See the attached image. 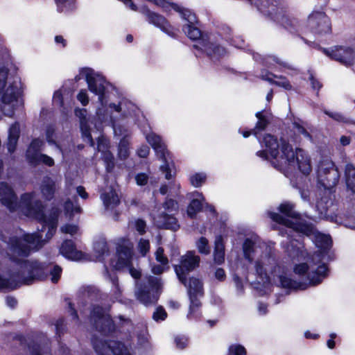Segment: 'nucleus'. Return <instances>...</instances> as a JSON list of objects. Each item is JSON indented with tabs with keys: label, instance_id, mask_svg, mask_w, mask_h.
<instances>
[{
	"label": "nucleus",
	"instance_id": "f257e3e1",
	"mask_svg": "<svg viewBox=\"0 0 355 355\" xmlns=\"http://www.w3.org/2000/svg\"><path fill=\"white\" fill-rule=\"evenodd\" d=\"M251 6L257 8V10L264 16L280 24L291 33L299 36L307 45L320 51L323 54L332 60L337 61L346 67L352 66L354 63L355 53L352 48L336 45L327 49L320 46L315 42H311L299 35L301 31L300 21L291 17L285 8L281 6V1H249Z\"/></svg>",
	"mask_w": 355,
	"mask_h": 355
},
{
	"label": "nucleus",
	"instance_id": "f03ea898",
	"mask_svg": "<svg viewBox=\"0 0 355 355\" xmlns=\"http://www.w3.org/2000/svg\"><path fill=\"white\" fill-rule=\"evenodd\" d=\"M257 139L261 146L266 148L272 158L270 163L274 168L282 170L284 166L277 160L280 150V157L284 160V165L293 166L297 163L298 169L302 174L307 175L311 173L312 168L310 158L302 149L297 148L294 150L293 146L286 139L281 137L279 141L277 136L269 133L265 134L261 139L258 136Z\"/></svg>",
	"mask_w": 355,
	"mask_h": 355
},
{
	"label": "nucleus",
	"instance_id": "7ed1b4c3",
	"mask_svg": "<svg viewBox=\"0 0 355 355\" xmlns=\"http://www.w3.org/2000/svg\"><path fill=\"white\" fill-rule=\"evenodd\" d=\"M155 5L160 7L163 12L170 13L172 10L178 12L182 18L186 20L189 24L182 26L183 32L187 36L193 41H197L199 46L201 40H206L200 29L195 26L198 19L194 12L191 10L184 8L173 1H151Z\"/></svg>",
	"mask_w": 355,
	"mask_h": 355
},
{
	"label": "nucleus",
	"instance_id": "20e7f679",
	"mask_svg": "<svg viewBox=\"0 0 355 355\" xmlns=\"http://www.w3.org/2000/svg\"><path fill=\"white\" fill-rule=\"evenodd\" d=\"M9 259L25 269L28 272L27 276L17 280L19 288L22 285H31L36 281L46 280L49 276V268L51 266L49 263L41 262L38 260L21 259L15 256L9 257Z\"/></svg>",
	"mask_w": 355,
	"mask_h": 355
},
{
	"label": "nucleus",
	"instance_id": "39448f33",
	"mask_svg": "<svg viewBox=\"0 0 355 355\" xmlns=\"http://www.w3.org/2000/svg\"><path fill=\"white\" fill-rule=\"evenodd\" d=\"M127 7L134 11L142 14L148 24L153 25L160 29L163 33L169 37L176 39L178 37L180 30L175 28L170 21L163 15L152 11L147 6L143 5L138 7L134 1H123Z\"/></svg>",
	"mask_w": 355,
	"mask_h": 355
},
{
	"label": "nucleus",
	"instance_id": "423d86ee",
	"mask_svg": "<svg viewBox=\"0 0 355 355\" xmlns=\"http://www.w3.org/2000/svg\"><path fill=\"white\" fill-rule=\"evenodd\" d=\"M85 76L89 90L98 96V101L102 105H106L107 101L106 96V85L108 84L105 78L102 75L95 73L93 69L83 67L79 73L74 78L78 82Z\"/></svg>",
	"mask_w": 355,
	"mask_h": 355
},
{
	"label": "nucleus",
	"instance_id": "0eeeda50",
	"mask_svg": "<svg viewBox=\"0 0 355 355\" xmlns=\"http://www.w3.org/2000/svg\"><path fill=\"white\" fill-rule=\"evenodd\" d=\"M327 2L315 9L309 15L306 27L313 34L323 36L331 35L332 25L330 18L326 14Z\"/></svg>",
	"mask_w": 355,
	"mask_h": 355
},
{
	"label": "nucleus",
	"instance_id": "6e6552de",
	"mask_svg": "<svg viewBox=\"0 0 355 355\" xmlns=\"http://www.w3.org/2000/svg\"><path fill=\"white\" fill-rule=\"evenodd\" d=\"M162 289L161 279L150 276L147 284L141 283L139 285L137 291V300L145 306L155 305L159 299Z\"/></svg>",
	"mask_w": 355,
	"mask_h": 355
},
{
	"label": "nucleus",
	"instance_id": "1a4fd4ad",
	"mask_svg": "<svg viewBox=\"0 0 355 355\" xmlns=\"http://www.w3.org/2000/svg\"><path fill=\"white\" fill-rule=\"evenodd\" d=\"M188 288V295L189 298V307L187 318L189 319L199 320L202 317L200 308L202 303L198 297L204 295V288L202 282L196 277H190L189 284L187 286Z\"/></svg>",
	"mask_w": 355,
	"mask_h": 355
},
{
	"label": "nucleus",
	"instance_id": "9d476101",
	"mask_svg": "<svg viewBox=\"0 0 355 355\" xmlns=\"http://www.w3.org/2000/svg\"><path fill=\"white\" fill-rule=\"evenodd\" d=\"M340 178L339 171L331 160L321 161L318 166V184L324 189L330 190L335 187Z\"/></svg>",
	"mask_w": 355,
	"mask_h": 355
},
{
	"label": "nucleus",
	"instance_id": "9b49d317",
	"mask_svg": "<svg viewBox=\"0 0 355 355\" xmlns=\"http://www.w3.org/2000/svg\"><path fill=\"white\" fill-rule=\"evenodd\" d=\"M200 261V257L196 255L194 251H187L181 257L180 264L174 266L177 277L184 286H187L189 284L187 281L188 274L199 266Z\"/></svg>",
	"mask_w": 355,
	"mask_h": 355
},
{
	"label": "nucleus",
	"instance_id": "f8f14e48",
	"mask_svg": "<svg viewBox=\"0 0 355 355\" xmlns=\"http://www.w3.org/2000/svg\"><path fill=\"white\" fill-rule=\"evenodd\" d=\"M269 216L272 220L276 223L284 225L293 230L295 232L301 233L306 236L314 235L316 233L317 230L315 225L306 220L293 221L276 212H270Z\"/></svg>",
	"mask_w": 355,
	"mask_h": 355
},
{
	"label": "nucleus",
	"instance_id": "ddd939ff",
	"mask_svg": "<svg viewBox=\"0 0 355 355\" xmlns=\"http://www.w3.org/2000/svg\"><path fill=\"white\" fill-rule=\"evenodd\" d=\"M34 193H24L21 196L24 213L29 218L43 220L45 218V205L40 200H33Z\"/></svg>",
	"mask_w": 355,
	"mask_h": 355
},
{
	"label": "nucleus",
	"instance_id": "4468645a",
	"mask_svg": "<svg viewBox=\"0 0 355 355\" xmlns=\"http://www.w3.org/2000/svg\"><path fill=\"white\" fill-rule=\"evenodd\" d=\"M200 45H193V48L198 51V53H196V57L200 56V55L205 53L207 56L211 60L214 58L220 60L226 53V50L223 46L211 42L207 38L206 40H201Z\"/></svg>",
	"mask_w": 355,
	"mask_h": 355
},
{
	"label": "nucleus",
	"instance_id": "2eb2a0df",
	"mask_svg": "<svg viewBox=\"0 0 355 355\" xmlns=\"http://www.w3.org/2000/svg\"><path fill=\"white\" fill-rule=\"evenodd\" d=\"M0 202L10 211L18 207V198L13 188L6 182H0Z\"/></svg>",
	"mask_w": 355,
	"mask_h": 355
},
{
	"label": "nucleus",
	"instance_id": "dca6fc26",
	"mask_svg": "<svg viewBox=\"0 0 355 355\" xmlns=\"http://www.w3.org/2000/svg\"><path fill=\"white\" fill-rule=\"evenodd\" d=\"M8 246L12 253L11 256L16 257H28L32 252L31 246L25 243L22 236H10L8 241Z\"/></svg>",
	"mask_w": 355,
	"mask_h": 355
},
{
	"label": "nucleus",
	"instance_id": "f3484780",
	"mask_svg": "<svg viewBox=\"0 0 355 355\" xmlns=\"http://www.w3.org/2000/svg\"><path fill=\"white\" fill-rule=\"evenodd\" d=\"M94 326L97 331L105 336H113L122 328L121 324H115L110 314H106L105 317L99 321L95 320Z\"/></svg>",
	"mask_w": 355,
	"mask_h": 355
},
{
	"label": "nucleus",
	"instance_id": "a211bd4d",
	"mask_svg": "<svg viewBox=\"0 0 355 355\" xmlns=\"http://www.w3.org/2000/svg\"><path fill=\"white\" fill-rule=\"evenodd\" d=\"M92 345L95 352L99 355H104V353L111 349L114 355H119L121 353V346L123 344L120 341H111L98 338L92 340Z\"/></svg>",
	"mask_w": 355,
	"mask_h": 355
},
{
	"label": "nucleus",
	"instance_id": "6ab92c4d",
	"mask_svg": "<svg viewBox=\"0 0 355 355\" xmlns=\"http://www.w3.org/2000/svg\"><path fill=\"white\" fill-rule=\"evenodd\" d=\"M116 269H122L131 265L132 248L124 243H119L116 246Z\"/></svg>",
	"mask_w": 355,
	"mask_h": 355
},
{
	"label": "nucleus",
	"instance_id": "aec40b11",
	"mask_svg": "<svg viewBox=\"0 0 355 355\" xmlns=\"http://www.w3.org/2000/svg\"><path fill=\"white\" fill-rule=\"evenodd\" d=\"M60 252L64 257L71 261H80L84 257V253L76 249L75 242L71 239H67L62 242Z\"/></svg>",
	"mask_w": 355,
	"mask_h": 355
},
{
	"label": "nucleus",
	"instance_id": "412c9836",
	"mask_svg": "<svg viewBox=\"0 0 355 355\" xmlns=\"http://www.w3.org/2000/svg\"><path fill=\"white\" fill-rule=\"evenodd\" d=\"M314 235L315 237V245L318 248V255L320 258H323L330 251L332 246V239L329 235L320 233L317 231Z\"/></svg>",
	"mask_w": 355,
	"mask_h": 355
},
{
	"label": "nucleus",
	"instance_id": "4be33fe9",
	"mask_svg": "<svg viewBox=\"0 0 355 355\" xmlns=\"http://www.w3.org/2000/svg\"><path fill=\"white\" fill-rule=\"evenodd\" d=\"M40 191L46 200H52L56 192L55 182L49 176H44L40 184Z\"/></svg>",
	"mask_w": 355,
	"mask_h": 355
},
{
	"label": "nucleus",
	"instance_id": "5701e85b",
	"mask_svg": "<svg viewBox=\"0 0 355 355\" xmlns=\"http://www.w3.org/2000/svg\"><path fill=\"white\" fill-rule=\"evenodd\" d=\"M20 137V128L18 122H15L11 125L8 130V137L6 143V148L8 151L11 154L13 153L16 149L18 140Z\"/></svg>",
	"mask_w": 355,
	"mask_h": 355
},
{
	"label": "nucleus",
	"instance_id": "b1692460",
	"mask_svg": "<svg viewBox=\"0 0 355 355\" xmlns=\"http://www.w3.org/2000/svg\"><path fill=\"white\" fill-rule=\"evenodd\" d=\"M329 271V266L327 263H322L319 264L317 268L313 271L312 275L308 274L309 284L311 286L320 284L323 279L328 276Z\"/></svg>",
	"mask_w": 355,
	"mask_h": 355
},
{
	"label": "nucleus",
	"instance_id": "393cba45",
	"mask_svg": "<svg viewBox=\"0 0 355 355\" xmlns=\"http://www.w3.org/2000/svg\"><path fill=\"white\" fill-rule=\"evenodd\" d=\"M148 141L155 151L159 159L166 162V154L168 153V150L165 144L162 142L161 137L158 135H154L148 137Z\"/></svg>",
	"mask_w": 355,
	"mask_h": 355
},
{
	"label": "nucleus",
	"instance_id": "a878e982",
	"mask_svg": "<svg viewBox=\"0 0 355 355\" xmlns=\"http://www.w3.org/2000/svg\"><path fill=\"white\" fill-rule=\"evenodd\" d=\"M22 238L27 245L32 248V251H37L45 244V241L42 239V234L40 232L25 233Z\"/></svg>",
	"mask_w": 355,
	"mask_h": 355
},
{
	"label": "nucleus",
	"instance_id": "bb28decb",
	"mask_svg": "<svg viewBox=\"0 0 355 355\" xmlns=\"http://www.w3.org/2000/svg\"><path fill=\"white\" fill-rule=\"evenodd\" d=\"M26 159L30 164L35 166L41 163L49 167L55 164L54 159L51 157L43 153H26Z\"/></svg>",
	"mask_w": 355,
	"mask_h": 355
},
{
	"label": "nucleus",
	"instance_id": "cd10ccee",
	"mask_svg": "<svg viewBox=\"0 0 355 355\" xmlns=\"http://www.w3.org/2000/svg\"><path fill=\"white\" fill-rule=\"evenodd\" d=\"M159 219L162 223L161 227L163 229L177 231L180 227L175 215L162 212L159 215Z\"/></svg>",
	"mask_w": 355,
	"mask_h": 355
},
{
	"label": "nucleus",
	"instance_id": "c85d7f7f",
	"mask_svg": "<svg viewBox=\"0 0 355 355\" xmlns=\"http://www.w3.org/2000/svg\"><path fill=\"white\" fill-rule=\"evenodd\" d=\"M295 204L286 201L281 203L278 207L279 214L285 218L301 219V214L295 211Z\"/></svg>",
	"mask_w": 355,
	"mask_h": 355
},
{
	"label": "nucleus",
	"instance_id": "c756f323",
	"mask_svg": "<svg viewBox=\"0 0 355 355\" xmlns=\"http://www.w3.org/2000/svg\"><path fill=\"white\" fill-rule=\"evenodd\" d=\"M280 286L284 288L304 290L308 287L306 282H297L283 275L279 276Z\"/></svg>",
	"mask_w": 355,
	"mask_h": 355
},
{
	"label": "nucleus",
	"instance_id": "7c9ffc66",
	"mask_svg": "<svg viewBox=\"0 0 355 355\" xmlns=\"http://www.w3.org/2000/svg\"><path fill=\"white\" fill-rule=\"evenodd\" d=\"M264 110L257 112L255 116L257 118V122L253 128L254 136L258 138L259 133L265 130L270 123L268 117L263 114Z\"/></svg>",
	"mask_w": 355,
	"mask_h": 355
},
{
	"label": "nucleus",
	"instance_id": "2f4dec72",
	"mask_svg": "<svg viewBox=\"0 0 355 355\" xmlns=\"http://www.w3.org/2000/svg\"><path fill=\"white\" fill-rule=\"evenodd\" d=\"M58 214V209L53 208L49 217H47L45 214L44 219L43 220L38 221V223H41L42 225V229L40 231L44 232L46 227L57 228Z\"/></svg>",
	"mask_w": 355,
	"mask_h": 355
},
{
	"label": "nucleus",
	"instance_id": "473e14b6",
	"mask_svg": "<svg viewBox=\"0 0 355 355\" xmlns=\"http://www.w3.org/2000/svg\"><path fill=\"white\" fill-rule=\"evenodd\" d=\"M345 176L347 189L355 193V167L354 165L351 164L346 165Z\"/></svg>",
	"mask_w": 355,
	"mask_h": 355
},
{
	"label": "nucleus",
	"instance_id": "72a5a7b5",
	"mask_svg": "<svg viewBox=\"0 0 355 355\" xmlns=\"http://www.w3.org/2000/svg\"><path fill=\"white\" fill-rule=\"evenodd\" d=\"M94 252L97 257L103 258L110 254V250L107 241L105 239H99L94 243Z\"/></svg>",
	"mask_w": 355,
	"mask_h": 355
},
{
	"label": "nucleus",
	"instance_id": "f704fd0d",
	"mask_svg": "<svg viewBox=\"0 0 355 355\" xmlns=\"http://www.w3.org/2000/svg\"><path fill=\"white\" fill-rule=\"evenodd\" d=\"M102 200L103 201L105 207L108 208L111 205L114 207L118 206L120 204V199L115 191L112 190L108 193H104L101 195Z\"/></svg>",
	"mask_w": 355,
	"mask_h": 355
},
{
	"label": "nucleus",
	"instance_id": "c9c22d12",
	"mask_svg": "<svg viewBox=\"0 0 355 355\" xmlns=\"http://www.w3.org/2000/svg\"><path fill=\"white\" fill-rule=\"evenodd\" d=\"M202 210V202L199 199H192L187 206V215L190 218H195L198 212Z\"/></svg>",
	"mask_w": 355,
	"mask_h": 355
},
{
	"label": "nucleus",
	"instance_id": "e433bc0d",
	"mask_svg": "<svg viewBox=\"0 0 355 355\" xmlns=\"http://www.w3.org/2000/svg\"><path fill=\"white\" fill-rule=\"evenodd\" d=\"M19 288L17 281L12 278H6L0 275V291H14Z\"/></svg>",
	"mask_w": 355,
	"mask_h": 355
},
{
	"label": "nucleus",
	"instance_id": "4c0bfd02",
	"mask_svg": "<svg viewBox=\"0 0 355 355\" xmlns=\"http://www.w3.org/2000/svg\"><path fill=\"white\" fill-rule=\"evenodd\" d=\"M163 207L168 214L175 215L179 210L178 202L172 198H166L163 203Z\"/></svg>",
	"mask_w": 355,
	"mask_h": 355
},
{
	"label": "nucleus",
	"instance_id": "58836bf2",
	"mask_svg": "<svg viewBox=\"0 0 355 355\" xmlns=\"http://www.w3.org/2000/svg\"><path fill=\"white\" fill-rule=\"evenodd\" d=\"M18 98V95L16 91L14 90L13 88L10 89V87L7 89L6 92H4L1 97V101L6 105L10 104L13 101H17Z\"/></svg>",
	"mask_w": 355,
	"mask_h": 355
},
{
	"label": "nucleus",
	"instance_id": "ea45409f",
	"mask_svg": "<svg viewBox=\"0 0 355 355\" xmlns=\"http://www.w3.org/2000/svg\"><path fill=\"white\" fill-rule=\"evenodd\" d=\"M207 175L203 173H195L190 175L189 180L190 183L194 187L198 188L206 182Z\"/></svg>",
	"mask_w": 355,
	"mask_h": 355
},
{
	"label": "nucleus",
	"instance_id": "a19ab883",
	"mask_svg": "<svg viewBox=\"0 0 355 355\" xmlns=\"http://www.w3.org/2000/svg\"><path fill=\"white\" fill-rule=\"evenodd\" d=\"M254 267L256 274L259 279H261L263 282H268L270 280V277L268 275L267 271L261 261H257L255 262Z\"/></svg>",
	"mask_w": 355,
	"mask_h": 355
},
{
	"label": "nucleus",
	"instance_id": "79ce46f5",
	"mask_svg": "<svg viewBox=\"0 0 355 355\" xmlns=\"http://www.w3.org/2000/svg\"><path fill=\"white\" fill-rule=\"evenodd\" d=\"M196 245L199 253L202 254H209L210 253V247L209 241L206 237L201 236L197 241Z\"/></svg>",
	"mask_w": 355,
	"mask_h": 355
},
{
	"label": "nucleus",
	"instance_id": "37998d69",
	"mask_svg": "<svg viewBox=\"0 0 355 355\" xmlns=\"http://www.w3.org/2000/svg\"><path fill=\"white\" fill-rule=\"evenodd\" d=\"M227 355H247V350L241 344H232L229 346Z\"/></svg>",
	"mask_w": 355,
	"mask_h": 355
},
{
	"label": "nucleus",
	"instance_id": "c03bdc74",
	"mask_svg": "<svg viewBox=\"0 0 355 355\" xmlns=\"http://www.w3.org/2000/svg\"><path fill=\"white\" fill-rule=\"evenodd\" d=\"M168 314L162 306H158L153 314V319L156 322L164 321L166 319Z\"/></svg>",
	"mask_w": 355,
	"mask_h": 355
},
{
	"label": "nucleus",
	"instance_id": "a18cd8bd",
	"mask_svg": "<svg viewBox=\"0 0 355 355\" xmlns=\"http://www.w3.org/2000/svg\"><path fill=\"white\" fill-rule=\"evenodd\" d=\"M62 269L58 265L53 266V268H49V274L51 275V282L56 284L60 279Z\"/></svg>",
	"mask_w": 355,
	"mask_h": 355
},
{
	"label": "nucleus",
	"instance_id": "49530a36",
	"mask_svg": "<svg viewBox=\"0 0 355 355\" xmlns=\"http://www.w3.org/2000/svg\"><path fill=\"white\" fill-rule=\"evenodd\" d=\"M91 316L94 318V322L95 320L99 321L102 320L105 317L103 308L99 305L94 306L91 310Z\"/></svg>",
	"mask_w": 355,
	"mask_h": 355
},
{
	"label": "nucleus",
	"instance_id": "de8ad7c7",
	"mask_svg": "<svg viewBox=\"0 0 355 355\" xmlns=\"http://www.w3.org/2000/svg\"><path fill=\"white\" fill-rule=\"evenodd\" d=\"M293 127L297 131L299 134L302 135L304 137L308 139L312 138L311 135L302 124V121L300 119H298V121H294L293 122Z\"/></svg>",
	"mask_w": 355,
	"mask_h": 355
},
{
	"label": "nucleus",
	"instance_id": "09e8293b",
	"mask_svg": "<svg viewBox=\"0 0 355 355\" xmlns=\"http://www.w3.org/2000/svg\"><path fill=\"white\" fill-rule=\"evenodd\" d=\"M31 355H44L41 345L35 341L29 343L27 345Z\"/></svg>",
	"mask_w": 355,
	"mask_h": 355
},
{
	"label": "nucleus",
	"instance_id": "8fccbe9b",
	"mask_svg": "<svg viewBox=\"0 0 355 355\" xmlns=\"http://www.w3.org/2000/svg\"><path fill=\"white\" fill-rule=\"evenodd\" d=\"M254 243L250 239H246L243 245V251L246 259L250 258L251 253L254 252Z\"/></svg>",
	"mask_w": 355,
	"mask_h": 355
},
{
	"label": "nucleus",
	"instance_id": "3c124183",
	"mask_svg": "<svg viewBox=\"0 0 355 355\" xmlns=\"http://www.w3.org/2000/svg\"><path fill=\"white\" fill-rule=\"evenodd\" d=\"M80 130L83 137L87 138L91 143V146H94V142L91 134V129L87 121H82L80 123Z\"/></svg>",
	"mask_w": 355,
	"mask_h": 355
},
{
	"label": "nucleus",
	"instance_id": "603ef678",
	"mask_svg": "<svg viewBox=\"0 0 355 355\" xmlns=\"http://www.w3.org/2000/svg\"><path fill=\"white\" fill-rule=\"evenodd\" d=\"M43 144L42 141L40 139H34L30 144L29 150L26 153H40V148Z\"/></svg>",
	"mask_w": 355,
	"mask_h": 355
},
{
	"label": "nucleus",
	"instance_id": "864d4df0",
	"mask_svg": "<svg viewBox=\"0 0 355 355\" xmlns=\"http://www.w3.org/2000/svg\"><path fill=\"white\" fill-rule=\"evenodd\" d=\"M309 267L306 263H300L295 264L293 268V272L298 275H304L308 274Z\"/></svg>",
	"mask_w": 355,
	"mask_h": 355
},
{
	"label": "nucleus",
	"instance_id": "5fc2aeb1",
	"mask_svg": "<svg viewBox=\"0 0 355 355\" xmlns=\"http://www.w3.org/2000/svg\"><path fill=\"white\" fill-rule=\"evenodd\" d=\"M118 154L120 158L125 159L129 156L128 144L125 141H121L119 145Z\"/></svg>",
	"mask_w": 355,
	"mask_h": 355
},
{
	"label": "nucleus",
	"instance_id": "6e6d98bb",
	"mask_svg": "<svg viewBox=\"0 0 355 355\" xmlns=\"http://www.w3.org/2000/svg\"><path fill=\"white\" fill-rule=\"evenodd\" d=\"M155 259L162 265L166 266L168 263V258L164 254V250L162 247H159L155 252Z\"/></svg>",
	"mask_w": 355,
	"mask_h": 355
},
{
	"label": "nucleus",
	"instance_id": "4d7b16f0",
	"mask_svg": "<svg viewBox=\"0 0 355 355\" xmlns=\"http://www.w3.org/2000/svg\"><path fill=\"white\" fill-rule=\"evenodd\" d=\"M309 79L311 83V88L313 90H316V95L318 96L319 91L323 86L322 83L318 79H317L313 73L309 74Z\"/></svg>",
	"mask_w": 355,
	"mask_h": 355
},
{
	"label": "nucleus",
	"instance_id": "13d9d810",
	"mask_svg": "<svg viewBox=\"0 0 355 355\" xmlns=\"http://www.w3.org/2000/svg\"><path fill=\"white\" fill-rule=\"evenodd\" d=\"M104 162L105 164L106 171L111 173L114 168V161L113 155L110 153L104 158Z\"/></svg>",
	"mask_w": 355,
	"mask_h": 355
},
{
	"label": "nucleus",
	"instance_id": "bf43d9fd",
	"mask_svg": "<svg viewBox=\"0 0 355 355\" xmlns=\"http://www.w3.org/2000/svg\"><path fill=\"white\" fill-rule=\"evenodd\" d=\"M135 182L138 186H145L148 184L149 177L145 173H139L135 175Z\"/></svg>",
	"mask_w": 355,
	"mask_h": 355
},
{
	"label": "nucleus",
	"instance_id": "052dcab7",
	"mask_svg": "<svg viewBox=\"0 0 355 355\" xmlns=\"http://www.w3.org/2000/svg\"><path fill=\"white\" fill-rule=\"evenodd\" d=\"M77 99L83 106H87L89 104V96L86 89H82L77 94Z\"/></svg>",
	"mask_w": 355,
	"mask_h": 355
},
{
	"label": "nucleus",
	"instance_id": "680f3d73",
	"mask_svg": "<svg viewBox=\"0 0 355 355\" xmlns=\"http://www.w3.org/2000/svg\"><path fill=\"white\" fill-rule=\"evenodd\" d=\"M78 227L76 225L67 223L61 227V231L64 234L73 235L77 233Z\"/></svg>",
	"mask_w": 355,
	"mask_h": 355
},
{
	"label": "nucleus",
	"instance_id": "e2e57ef3",
	"mask_svg": "<svg viewBox=\"0 0 355 355\" xmlns=\"http://www.w3.org/2000/svg\"><path fill=\"white\" fill-rule=\"evenodd\" d=\"M135 229L139 234L144 235L146 232V223L144 220L138 218L135 220Z\"/></svg>",
	"mask_w": 355,
	"mask_h": 355
},
{
	"label": "nucleus",
	"instance_id": "0e129e2a",
	"mask_svg": "<svg viewBox=\"0 0 355 355\" xmlns=\"http://www.w3.org/2000/svg\"><path fill=\"white\" fill-rule=\"evenodd\" d=\"M175 346L180 349H184L188 345V339L186 337L178 336L174 340Z\"/></svg>",
	"mask_w": 355,
	"mask_h": 355
},
{
	"label": "nucleus",
	"instance_id": "69168bd1",
	"mask_svg": "<svg viewBox=\"0 0 355 355\" xmlns=\"http://www.w3.org/2000/svg\"><path fill=\"white\" fill-rule=\"evenodd\" d=\"M214 251L225 252V245L222 235H218L216 237Z\"/></svg>",
	"mask_w": 355,
	"mask_h": 355
},
{
	"label": "nucleus",
	"instance_id": "338daca9",
	"mask_svg": "<svg viewBox=\"0 0 355 355\" xmlns=\"http://www.w3.org/2000/svg\"><path fill=\"white\" fill-rule=\"evenodd\" d=\"M280 79H282V81H276L275 80L274 84L275 85L282 87L284 88L286 90H290L292 88V85L289 80L283 76L279 77Z\"/></svg>",
	"mask_w": 355,
	"mask_h": 355
},
{
	"label": "nucleus",
	"instance_id": "774afa93",
	"mask_svg": "<svg viewBox=\"0 0 355 355\" xmlns=\"http://www.w3.org/2000/svg\"><path fill=\"white\" fill-rule=\"evenodd\" d=\"M69 302H67V308H68V312L71 315L72 318L74 320H78L79 316L78 314V311L75 308V305L73 302L70 301L69 299H68Z\"/></svg>",
	"mask_w": 355,
	"mask_h": 355
}]
</instances>
